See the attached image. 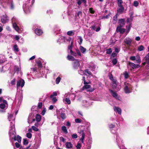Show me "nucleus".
I'll list each match as a JSON object with an SVG mask.
<instances>
[{
  "label": "nucleus",
  "mask_w": 149,
  "mask_h": 149,
  "mask_svg": "<svg viewBox=\"0 0 149 149\" xmlns=\"http://www.w3.org/2000/svg\"><path fill=\"white\" fill-rule=\"evenodd\" d=\"M89 11L92 14H93L95 13L94 10L93 8H90L89 9Z\"/></svg>",
  "instance_id": "obj_63"
},
{
  "label": "nucleus",
  "mask_w": 149,
  "mask_h": 149,
  "mask_svg": "<svg viewBox=\"0 0 149 149\" xmlns=\"http://www.w3.org/2000/svg\"><path fill=\"white\" fill-rule=\"evenodd\" d=\"M28 143V141L27 139H23V144L24 145H26Z\"/></svg>",
  "instance_id": "obj_46"
},
{
  "label": "nucleus",
  "mask_w": 149,
  "mask_h": 149,
  "mask_svg": "<svg viewBox=\"0 0 149 149\" xmlns=\"http://www.w3.org/2000/svg\"><path fill=\"white\" fill-rule=\"evenodd\" d=\"M119 8L117 10V12L118 13H122L124 10V8L123 6H118Z\"/></svg>",
  "instance_id": "obj_24"
},
{
  "label": "nucleus",
  "mask_w": 149,
  "mask_h": 149,
  "mask_svg": "<svg viewBox=\"0 0 149 149\" xmlns=\"http://www.w3.org/2000/svg\"><path fill=\"white\" fill-rule=\"evenodd\" d=\"M95 24L93 26H92V27H91V29L94 30H95V29H96V28L97 27V25H97V24Z\"/></svg>",
  "instance_id": "obj_48"
},
{
  "label": "nucleus",
  "mask_w": 149,
  "mask_h": 149,
  "mask_svg": "<svg viewBox=\"0 0 149 149\" xmlns=\"http://www.w3.org/2000/svg\"><path fill=\"white\" fill-rule=\"evenodd\" d=\"M53 13V11L52 10L49 9L47 11V13L50 14H52Z\"/></svg>",
  "instance_id": "obj_59"
},
{
  "label": "nucleus",
  "mask_w": 149,
  "mask_h": 149,
  "mask_svg": "<svg viewBox=\"0 0 149 149\" xmlns=\"http://www.w3.org/2000/svg\"><path fill=\"white\" fill-rule=\"evenodd\" d=\"M112 85L113 89L117 90H119L121 88L120 86L117 83V82L112 83Z\"/></svg>",
  "instance_id": "obj_9"
},
{
  "label": "nucleus",
  "mask_w": 149,
  "mask_h": 149,
  "mask_svg": "<svg viewBox=\"0 0 149 149\" xmlns=\"http://www.w3.org/2000/svg\"><path fill=\"white\" fill-rule=\"evenodd\" d=\"M35 0H32L31 2L29 0L25 5L23 6V7L24 11L26 13H28L30 11V7H31L35 2Z\"/></svg>",
  "instance_id": "obj_3"
},
{
  "label": "nucleus",
  "mask_w": 149,
  "mask_h": 149,
  "mask_svg": "<svg viewBox=\"0 0 149 149\" xmlns=\"http://www.w3.org/2000/svg\"><path fill=\"white\" fill-rule=\"evenodd\" d=\"M109 91L114 97L118 100L120 99V97L117 94L116 92L114 91L111 89H109Z\"/></svg>",
  "instance_id": "obj_14"
},
{
  "label": "nucleus",
  "mask_w": 149,
  "mask_h": 149,
  "mask_svg": "<svg viewBox=\"0 0 149 149\" xmlns=\"http://www.w3.org/2000/svg\"><path fill=\"white\" fill-rule=\"evenodd\" d=\"M78 38L79 41V44L81 45L82 43L83 39L81 36H78Z\"/></svg>",
  "instance_id": "obj_40"
},
{
  "label": "nucleus",
  "mask_w": 149,
  "mask_h": 149,
  "mask_svg": "<svg viewBox=\"0 0 149 149\" xmlns=\"http://www.w3.org/2000/svg\"><path fill=\"white\" fill-rule=\"evenodd\" d=\"M127 24L126 26V34L127 35L130 32L132 27V19H127Z\"/></svg>",
  "instance_id": "obj_5"
},
{
  "label": "nucleus",
  "mask_w": 149,
  "mask_h": 149,
  "mask_svg": "<svg viewBox=\"0 0 149 149\" xmlns=\"http://www.w3.org/2000/svg\"><path fill=\"white\" fill-rule=\"evenodd\" d=\"M65 94H66L67 95L68 97H69V99H70L71 100H74L75 97V95L73 93H65Z\"/></svg>",
  "instance_id": "obj_19"
},
{
  "label": "nucleus",
  "mask_w": 149,
  "mask_h": 149,
  "mask_svg": "<svg viewBox=\"0 0 149 149\" xmlns=\"http://www.w3.org/2000/svg\"><path fill=\"white\" fill-rule=\"evenodd\" d=\"M81 147V144L79 142L76 146V148L77 149H80Z\"/></svg>",
  "instance_id": "obj_45"
},
{
  "label": "nucleus",
  "mask_w": 149,
  "mask_h": 149,
  "mask_svg": "<svg viewBox=\"0 0 149 149\" xmlns=\"http://www.w3.org/2000/svg\"><path fill=\"white\" fill-rule=\"evenodd\" d=\"M13 49L14 51L15 52L17 53L18 52L19 50V49L17 45H15L13 46Z\"/></svg>",
  "instance_id": "obj_35"
},
{
  "label": "nucleus",
  "mask_w": 149,
  "mask_h": 149,
  "mask_svg": "<svg viewBox=\"0 0 149 149\" xmlns=\"http://www.w3.org/2000/svg\"><path fill=\"white\" fill-rule=\"evenodd\" d=\"M84 74L88 76H92L91 72L88 69L85 70L84 71Z\"/></svg>",
  "instance_id": "obj_30"
},
{
  "label": "nucleus",
  "mask_w": 149,
  "mask_h": 149,
  "mask_svg": "<svg viewBox=\"0 0 149 149\" xmlns=\"http://www.w3.org/2000/svg\"><path fill=\"white\" fill-rule=\"evenodd\" d=\"M83 105L85 107H88V103L87 102V101L86 100L83 101Z\"/></svg>",
  "instance_id": "obj_56"
},
{
  "label": "nucleus",
  "mask_w": 149,
  "mask_h": 149,
  "mask_svg": "<svg viewBox=\"0 0 149 149\" xmlns=\"http://www.w3.org/2000/svg\"><path fill=\"white\" fill-rule=\"evenodd\" d=\"M118 6H123V1L122 0H117Z\"/></svg>",
  "instance_id": "obj_47"
},
{
  "label": "nucleus",
  "mask_w": 149,
  "mask_h": 149,
  "mask_svg": "<svg viewBox=\"0 0 149 149\" xmlns=\"http://www.w3.org/2000/svg\"><path fill=\"white\" fill-rule=\"evenodd\" d=\"M61 80V78L60 77H57L56 79V83L58 84L60 82Z\"/></svg>",
  "instance_id": "obj_49"
},
{
  "label": "nucleus",
  "mask_w": 149,
  "mask_h": 149,
  "mask_svg": "<svg viewBox=\"0 0 149 149\" xmlns=\"http://www.w3.org/2000/svg\"><path fill=\"white\" fill-rule=\"evenodd\" d=\"M14 123V120H13L10 123V127L9 132V136L11 139L15 141L17 140L18 142H16L15 143V147H21L22 146H20L19 143H21L22 138L18 135L17 137L16 136V134L15 131Z\"/></svg>",
  "instance_id": "obj_1"
},
{
  "label": "nucleus",
  "mask_w": 149,
  "mask_h": 149,
  "mask_svg": "<svg viewBox=\"0 0 149 149\" xmlns=\"http://www.w3.org/2000/svg\"><path fill=\"white\" fill-rule=\"evenodd\" d=\"M13 28L16 31H17L18 32L19 31V29L18 26H17V24L15 22L13 23Z\"/></svg>",
  "instance_id": "obj_28"
},
{
  "label": "nucleus",
  "mask_w": 149,
  "mask_h": 149,
  "mask_svg": "<svg viewBox=\"0 0 149 149\" xmlns=\"http://www.w3.org/2000/svg\"><path fill=\"white\" fill-rule=\"evenodd\" d=\"M116 140L117 142L118 146L120 148V149H122L121 147L120 146L121 145H122L123 142L119 138V136L117 135V134H116Z\"/></svg>",
  "instance_id": "obj_16"
},
{
  "label": "nucleus",
  "mask_w": 149,
  "mask_h": 149,
  "mask_svg": "<svg viewBox=\"0 0 149 149\" xmlns=\"http://www.w3.org/2000/svg\"><path fill=\"white\" fill-rule=\"evenodd\" d=\"M24 80L22 79H20L17 81V87L21 86V87H22L24 86Z\"/></svg>",
  "instance_id": "obj_12"
},
{
  "label": "nucleus",
  "mask_w": 149,
  "mask_h": 149,
  "mask_svg": "<svg viewBox=\"0 0 149 149\" xmlns=\"http://www.w3.org/2000/svg\"><path fill=\"white\" fill-rule=\"evenodd\" d=\"M61 129L62 131L65 134H66L68 133L66 127L65 126H62Z\"/></svg>",
  "instance_id": "obj_36"
},
{
  "label": "nucleus",
  "mask_w": 149,
  "mask_h": 149,
  "mask_svg": "<svg viewBox=\"0 0 149 149\" xmlns=\"http://www.w3.org/2000/svg\"><path fill=\"white\" fill-rule=\"evenodd\" d=\"M59 112L60 113V116L62 120H64L66 118L64 111L62 109H60L59 110Z\"/></svg>",
  "instance_id": "obj_8"
},
{
  "label": "nucleus",
  "mask_w": 149,
  "mask_h": 149,
  "mask_svg": "<svg viewBox=\"0 0 149 149\" xmlns=\"http://www.w3.org/2000/svg\"><path fill=\"white\" fill-rule=\"evenodd\" d=\"M20 99L18 100V104L19 105L21 104V103L22 102V97L21 95H20Z\"/></svg>",
  "instance_id": "obj_53"
},
{
  "label": "nucleus",
  "mask_w": 149,
  "mask_h": 149,
  "mask_svg": "<svg viewBox=\"0 0 149 149\" xmlns=\"http://www.w3.org/2000/svg\"><path fill=\"white\" fill-rule=\"evenodd\" d=\"M124 42L128 45H130L131 44L132 40L129 38H126L124 40Z\"/></svg>",
  "instance_id": "obj_21"
},
{
  "label": "nucleus",
  "mask_w": 149,
  "mask_h": 149,
  "mask_svg": "<svg viewBox=\"0 0 149 149\" xmlns=\"http://www.w3.org/2000/svg\"><path fill=\"white\" fill-rule=\"evenodd\" d=\"M114 110L116 112H117L119 114H121V109L118 107H113Z\"/></svg>",
  "instance_id": "obj_23"
},
{
  "label": "nucleus",
  "mask_w": 149,
  "mask_h": 149,
  "mask_svg": "<svg viewBox=\"0 0 149 149\" xmlns=\"http://www.w3.org/2000/svg\"><path fill=\"white\" fill-rule=\"evenodd\" d=\"M30 146H29L28 147H26L25 148L24 147H19L15 148L14 147V149H28Z\"/></svg>",
  "instance_id": "obj_41"
},
{
  "label": "nucleus",
  "mask_w": 149,
  "mask_h": 149,
  "mask_svg": "<svg viewBox=\"0 0 149 149\" xmlns=\"http://www.w3.org/2000/svg\"><path fill=\"white\" fill-rule=\"evenodd\" d=\"M122 27L117 26L116 31L117 32H120V33L123 34L125 32L126 33V30L124 28H121Z\"/></svg>",
  "instance_id": "obj_15"
},
{
  "label": "nucleus",
  "mask_w": 149,
  "mask_h": 149,
  "mask_svg": "<svg viewBox=\"0 0 149 149\" xmlns=\"http://www.w3.org/2000/svg\"><path fill=\"white\" fill-rule=\"evenodd\" d=\"M61 29L58 26H56L54 28V32L55 33L57 34L59 33Z\"/></svg>",
  "instance_id": "obj_34"
},
{
  "label": "nucleus",
  "mask_w": 149,
  "mask_h": 149,
  "mask_svg": "<svg viewBox=\"0 0 149 149\" xmlns=\"http://www.w3.org/2000/svg\"><path fill=\"white\" fill-rule=\"evenodd\" d=\"M80 134H81L80 136L81 135V137L80 140L81 141L82 143H84V140L85 136V133L82 130L80 132Z\"/></svg>",
  "instance_id": "obj_20"
},
{
  "label": "nucleus",
  "mask_w": 149,
  "mask_h": 149,
  "mask_svg": "<svg viewBox=\"0 0 149 149\" xmlns=\"http://www.w3.org/2000/svg\"><path fill=\"white\" fill-rule=\"evenodd\" d=\"M80 66V64L78 60L76 59L73 62V67L74 69H78Z\"/></svg>",
  "instance_id": "obj_13"
},
{
  "label": "nucleus",
  "mask_w": 149,
  "mask_h": 149,
  "mask_svg": "<svg viewBox=\"0 0 149 149\" xmlns=\"http://www.w3.org/2000/svg\"><path fill=\"white\" fill-rule=\"evenodd\" d=\"M64 98L63 99V102L65 104H70L71 103V101L69 99V97H68L67 95L65 94L64 95Z\"/></svg>",
  "instance_id": "obj_10"
},
{
  "label": "nucleus",
  "mask_w": 149,
  "mask_h": 149,
  "mask_svg": "<svg viewBox=\"0 0 149 149\" xmlns=\"http://www.w3.org/2000/svg\"><path fill=\"white\" fill-rule=\"evenodd\" d=\"M90 83V82H87V84H84V85L81 89V90L83 91L84 90H87V91L89 92H92L94 91V89L91 88V86L88 85Z\"/></svg>",
  "instance_id": "obj_4"
},
{
  "label": "nucleus",
  "mask_w": 149,
  "mask_h": 149,
  "mask_svg": "<svg viewBox=\"0 0 149 149\" xmlns=\"http://www.w3.org/2000/svg\"><path fill=\"white\" fill-rule=\"evenodd\" d=\"M79 49L81 52L83 54L85 53L86 51V49L81 46H80Z\"/></svg>",
  "instance_id": "obj_33"
},
{
  "label": "nucleus",
  "mask_w": 149,
  "mask_h": 149,
  "mask_svg": "<svg viewBox=\"0 0 149 149\" xmlns=\"http://www.w3.org/2000/svg\"><path fill=\"white\" fill-rule=\"evenodd\" d=\"M13 117V114H10L8 116V119L9 121H10Z\"/></svg>",
  "instance_id": "obj_55"
},
{
  "label": "nucleus",
  "mask_w": 149,
  "mask_h": 149,
  "mask_svg": "<svg viewBox=\"0 0 149 149\" xmlns=\"http://www.w3.org/2000/svg\"><path fill=\"white\" fill-rule=\"evenodd\" d=\"M35 120V119H33L32 114L30 113L28 118V122L29 124L31 123Z\"/></svg>",
  "instance_id": "obj_18"
},
{
  "label": "nucleus",
  "mask_w": 149,
  "mask_h": 149,
  "mask_svg": "<svg viewBox=\"0 0 149 149\" xmlns=\"http://www.w3.org/2000/svg\"><path fill=\"white\" fill-rule=\"evenodd\" d=\"M125 86L124 88L125 92L126 93H128L132 92V86L130 84L125 83Z\"/></svg>",
  "instance_id": "obj_6"
},
{
  "label": "nucleus",
  "mask_w": 149,
  "mask_h": 149,
  "mask_svg": "<svg viewBox=\"0 0 149 149\" xmlns=\"http://www.w3.org/2000/svg\"><path fill=\"white\" fill-rule=\"evenodd\" d=\"M125 19H119L118 22V26L123 27L125 24Z\"/></svg>",
  "instance_id": "obj_17"
},
{
  "label": "nucleus",
  "mask_w": 149,
  "mask_h": 149,
  "mask_svg": "<svg viewBox=\"0 0 149 149\" xmlns=\"http://www.w3.org/2000/svg\"><path fill=\"white\" fill-rule=\"evenodd\" d=\"M112 52L111 49V48H109L108 49H107L106 50V53L107 54H111Z\"/></svg>",
  "instance_id": "obj_50"
},
{
  "label": "nucleus",
  "mask_w": 149,
  "mask_h": 149,
  "mask_svg": "<svg viewBox=\"0 0 149 149\" xmlns=\"http://www.w3.org/2000/svg\"><path fill=\"white\" fill-rule=\"evenodd\" d=\"M74 31H70L67 32V34L69 36H72L74 34Z\"/></svg>",
  "instance_id": "obj_39"
},
{
  "label": "nucleus",
  "mask_w": 149,
  "mask_h": 149,
  "mask_svg": "<svg viewBox=\"0 0 149 149\" xmlns=\"http://www.w3.org/2000/svg\"><path fill=\"white\" fill-rule=\"evenodd\" d=\"M97 25H97V27L96 28L95 30L96 32H98L100 29V24H98Z\"/></svg>",
  "instance_id": "obj_51"
},
{
  "label": "nucleus",
  "mask_w": 149,
  "mask_h": 149,
  "mask_svg": "<svg viewBox=\"0 0 149 149\" xmlns=\"http://www.w3.org/2000/svg\"><path fill=\"white\" fill-rule=\"evenodd\" d=\"M42 106V102H39L38 105V108L39 109L41 108Z\"/></svg>",
  "instance_id": "obj_58"
},
{
  "label": "nucleus",
  "mask_w": 149,
  "mask_h": 149,
  "mask_svg": "<svg viewBox=\"0 0 149 149\" xmlns=\"http://www.w3.org/2000/svg\"><path fill=\"white\" fill-rule=\"evenodd\" d=\"M14 8V4L13 1H12L10 5V8L11 9H13Z\"/></svg>",
  "instance_id": "obj_61"
},
{
  "label": "nucleus",
  "mask_w": 149,
  "mask_h": 149,
  "mask_svg": "<svg viewBox=\"0 0 149 149\" xmlns=\"http://www.w3.org/2000/svg\"><path fill=\"white\" fill-rule=\"evenodd\" d=\"M5 56L2 55H0V63H2L5 61Z\"/></svg>",
  "instance_id": "obj_26"
},
{
  "label": "nucleus",
  "mask_w": 149,
  "mask_h": 149,
  "mask_svg": "<svg viewBox=\"0 0 149 149\" xmlns=\"http://www.w3.org/2000/svg\"><path fill=\"white\" fill-rule=\"evenodd\" d=\"M67 58L68 60L70 61H74L76 59L72 56L69 55L68 56Z\"/></svg>",
  "instance_id": "obj_32"
},
{
  "label": "nucleus",
  "mask_w": 149,
  "mask_h": 149,
  "mask_svg": "<svg viewBox=\"0 0 149 149\" xmlns=\"http://www.w3.org/2000/svg\"><path fill=\"white\" fill-rule=\"evenodd\" d=\"M38 26L35 24L34 25L33 27V29H35L34 31L36 34L38 36L41 35L43 33V31L42 30L38 28Z\"/></svg>",
  "instance_id": "obj_7"
},
{
  "label": "nucleus",
  "mask_w": 149,
  "mask_h": 149,
  "mask_svg": "<svg viewBox=\"0 0 149 149\" xmlns=\"http://www.w3.org/2000/svg\"><path fill=\"white\" fill-rule=\"evenodd\" d=\"M1 22L3 24H5L8 21V19H1Z\"/></svg>",
  "instance_id": "obj_57"
},
{
  "label": "nucleus",
  "mask_w": 149,
  "mask_h": 149,
  "mask_svg": "<svg viewBox=\"0 0 149 149\" xmlns=\"http://www.w3.org/2000/svg\"><path fill=\"white\" fill-rule=\"evenodd\" d=\"M112 63L113 65H116L117 63V61L116 59V58L113 59L112 61Z\"/></svg>",
  "instance_id": "obj_62"
},
{
  "label": "nucleus",
  "mask_w": 149,
  "mask_h": 149,
  "mask_svg": "<svg viewBox=\"0 0 149 149\" xmlns=\"http://www.w3.org/2000/svg\"><path fill=\"white\" fill-rule=\"evenodd\" d=\"M136 63L140 64L141 62V60L139 56H136Z\"/></svg>",
  "instance_id": "obj_38"
},
{
  "label": "nucleus",
  "mask_w": 149,
  "mask_h": 149,
  "mask_svg": "<svg viewBox=\"0 0 149 149\" xmlns=\"http://www.w3.org/2000/svg\"><path fill=\"white\" fill-rule=\"evenodd\" d=\"M139 4V3L138 1H134L133 5L134 6L136 7L138 6Z\"/></svg>",
  "instance_id": "obj_44"
},
{
  "label": "nucleus",
  "mask_w": 149,
  "mask_h": 149,
  "mask_svg": "<svg viewBox=\"0 0 149 149\" xmlns=\"http://www.w3.org/2000/svg\"><path fill=\"white\" fill-rule=\"evenodd\" d=\"M145 59L146 63H147L149 64V53H148L147 55L145 56Z\"/></svg>",
  "instance_id": "obj_37"
},
{
  "label": "nucleus",
  "mask_w": 149,
  "mask_h": 149,
  "mask_svg": "<svg viewBox=\"0 0 149 149\" xmlns=\"http://www.w3.org/2000/svg\"><path fill=\"white\" fill-rule=\"evenodd\" d=\"M26 137L29 139H30L32 137V134L30 132L26 134Z\"/></svg>",
  "instance_id": "obj_54"
},
{
  "label": "nucleus",
  "mask_w": 149,
  "mask_h": 149,
  "mask_svg": "<svg viewBox=\"0 0 149 149\" xmlns=\"http://www.w3.org/2000/svg\"><path fill=\"white\" fill-rule=\"evenodd\" d=\"M65 37H61L60 38L57 40V42L59 44L63 43L65 41Z\"/></svg>",
  "instance_id": "obj_27"
},
{
  "label": "nucleus",
  "mask_w": 149,
  "mask_h": 149,
  "mask_svg": "<svg viewBox=\"0 0 149 149\" xmlns=\"http://www.w3.org/2000/svg\"><path fill=\"white\" fill-rule=\"evenodd\" d=\"M52 98V101H53V103H54L57 101V99L56 97H50Z\"/></svg>",
  "instance_id": "obj_52"
},
{
  "label": "nucleus",
  "mask_w": 149,
  "mask_h": 149,
  "mask_svg": "<svg viewBox=\"0 0 149 149\" xmlns=\"http://www.w3.org/2000/svg\"><path fill=\"white\" fill-rule=\"evenodd\" d=\"M15 79L14 78L11 81L10 84L12 85H14L15 84Z\"/></svg>",
  "instance_id": "obj_60"
},
{
  "label": "nucleus",
  "mask_w": 149,
  "mask_h": 149,
  "mask_svg": "<svg viewBox=\"0 0 149 149\" xmlns=\"http://www.w3.org/2000/svg\"><path fill=\"white\" fill-rule=\"evenodd\" d=\"M72 43L71 42V45L68 47V51L70 50V54L76 58H79L81 56V54L80 50L78 49H75V51L72 50Z\"/></svg>",
  "instance_id": "obj_2"
},
{
  "label": "nucleus",
  "mask_w": 149,
  "mask_h": 149,
  "mask_svg": "<svg viewBox=\"0 0 149 149\" xmlns=\"http://www.w3.org/2000/svg\"><path fill=\"white\" fill-rule=\"evenodd\" d=\"M144 49V47L143 45H141L139 47L138 50L139 51H141L143 50Z\"/></svg>",
  "instance_id": "obj_43"
},
{
  "label": "nucleus",
  "mask_w": 149,
  "mask_h": 149,
  "mask_svg": "<svg viewBox=\"0 0 149 149\" xmlns=\"http://www.w3.org/2000/svg\"><path fill=\"white\" fill-rule=\"evenodd\" d=\"M3 103H1L0 104V108L1 109H4L5 108H7L8 107V104L7 101L4 100H3Z\"/></svg>",
  "instance_id": "obj_11"
},
{
  "label": "nucleus",
  "mask_w": 149,
  "mask_h": 149,
  "mask_svg": "<svg viewBox=\"0 0 149 149\" xmlns=\"http://www.w3.org/2000/svg\"><path fill=\"white\" fill-rule=\"evenodd\" d=\"M109 78L112 81V83L116 82H117L116 79L115 78L113 77L112 74H111L109 76Z\"/></svg>",
  "instance_id": "obj_29"
},
{
  "label": "nucleus",
  "mask_w": 149,
  "mask_h": 149,
  "mask_svg": "<svg viewBox=\"0 0 149 149\" xmlns=\"http://www.w3.org/2000/svg\"><path fill=\"white\" fill-rule=\"evenodd\" d=\"M37 64H38V66L40 68H41V67H42V63L40 61H38L37 62Z\"/></svg>",
  "instance_id": "obj_64"
},
{
  "label": "nucleus",
  "mask_w": 149,
  "mask_h": 149,
  "mask_svg": "<svg viewBox=\"0 0 149 149\" xmlns=\"http://www.w3.org/2000/svg\"><path fill=\"white\" fill-rule=\"evenodd\" d=\"M129 65L131 66L133 68H138L140 66L137 64H135L134 63H130Z\"/></svg>",
  "instance_id": "obj_25"
},
{
  "label": "nucleus",
  "mask_w": 149,
  "mask_h": 149,
  "mask_svg": "<svg viewBox=\"0 0 149 149\" xmlns=\"http://www.w3.org/2000/svg\"><path fill=\"white\" fill-rule=\"evenodd\" d=\"M124 74L125 79H127L128 78L129 74L126 71L124 73Z\"/></svg>",
  "instance_id": "obj_42"
},
{
  "label": "nucleus",
  "mask_w": 149,
  "mask_h": 149,
  "mask_svg": "<svg viewBox=\"0 0 149 149\" xmlns=\"http://www.w3.org/2000/svg\"><path fill=\"white\" fill-rule=\"evenodd\" d=\"M66 148L68 149H72L73 145L70 142H67L65 144Z\"/></svg>",
  "instance_id": "obj_22"
},
{
  "label": "nucleus",
  "mask_w": 149,
  "mask_h": 149,
  "mask_svg": "<svg viewBox=\"0 0 149 149\" xmlns=\"http://www.w3.org/2000/svg\"><path fill=\"white\" fill-rule=\"evenodd\" d=\"M36 120L37 122H40L41 119V116L40 115L37 114L36 115Z\"/></svg>",
  "instance_id": "obj_31"
}]
</instances>
